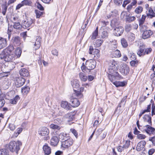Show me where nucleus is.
<instances>
[{
    "label": "nucleus",
    "instance_id": "nucleus-33",
    "mask_svg": "<svg viewBox=\"0 0 155 155\" xmlns=\"http://www.w3.org/2000/svg\"><path fill=\"white\" fill-rule=\"evenodd\" d=\"M35 14L36 18H40L44 14V12H41L37 9L35 10Z\"/></svg>",
    "mask_w": 155,
    "mask_h": 155
},
{
    "label": "nucleus",
    "instance_id": "nucleus-9",
    "mask_svg": "<svg viewBox=\"0 0 155 155\" xmlns=\"http://www.w3.org/2000/svg\"><path fill=\"white\" fill-rule=\"evenodd\" d=\"M73 140L70 138L61 141V146L64 148H67L73 144Z\"/></svg>",
    "mask_w": 155,
    "mask_h": 155
},
{
    "label": "nucleus",
    "instance_id": "nucleus-47",
    "mask_svg": "<svg viewBox=\"0 0 155 155\" xmlns=\"http://www.w3.org/2000/svg\"><path fill=\"white\" fill-rule=\"evenodd\" d=\"M18 99H19V96H16L14 99L10 100V103L12 104H15L17 103Z\"/></svg>",
    "mask_w": 155,
    "mask_h": 155
},
{
    "label": "nucleus",
    "instance_id": "nucleus-55",
    "mask_svg": "<svg viewBox=\"0 0 155 155\" xmlns=\"http://www.w3.org/2000/svg\"><path fill=\"white\" fill-rule=\"evenodd\" d=\"M23 6L24 5H30L31 3L30 1H29L28 0H24L21 2Z\"/></svg>",
    "mask_w": 155,
    "mask_h": 155
},
{
    "label": "nucleus",
    "instance_id": "nucleus-54",
    "mask_svg": "<svg viewBox=\"0 0 155 155\" xmlns=\"http://www.w3.org/2000/svg\"><path fill=\"white\" fill-rule=\"evenodd\" d=\"M101 36L103 38H106L108 36V33L107 31H104L102 32Z\"/></svg>",
    "mask_w": 155,
    "mask_h": 155
},
{
    "label": "nucleus",
    "instance_id": "nucleus-2",
    "mask_svg": "<svg viewBox=\"0 0 155 155\" xmlns=\"http://www.w3.org/2000/svg\"><path fill=\"white\" fill-rule=\"evenodd\" d=\"M21 145V142L19 140L12 141L9 143L8 148L12 152H15L17 153L20 149V146Z\"/></svg>",
    "mask_w": 155,
    "mask_h": 155
},
{
    "label": "nucleus",
    "instance_id": "nucleus-57",
    "mask_svg": "<svg viewBox=\"0 0 155 155\" xmlns=\"http://www.w3.org/2000/svg\"><path fill=\"white\" fill-rule=\"evenodd\" d=\"M5 102V101L4 99L0 98V109L4 106Z\"/></svg>",
    "mask_w": 155,
    "mask_h": 155
},
{
    "label": "nucleus",
    "instance_id": "nucleus-36",
    "mask_svg": "<svg viewBox=\"0 0 155 155\" xmlns=\"http://www.w3.org/2000/svg\"><path fill=\"white\" fill-rule=\"evenodd\" d=\"M79 77L81 80L83 81H86L87 79V77L86 74L82 73L79 74Z\"/></svg>",
    "mask_w": 155,
    "mask_h": 155
},
{
    "label": "nucleus",
    "instance_id": "nucleus-37",
    "mask_svg": "<svg viewBox=\"0 0 155 155\" xmlns=\"http://www.w3.org/2000/svg\"><path fill=\"white\" fill-rule=\"evenodd\" d=\"M6 57V55L5 53L4 54H0V63L2 64L4 63V62L6 61H5V57Z\"/></svg>",
    "mask_w": 155,
    "mask_h": 155
},
{
    "label": "nucleus",
    "instance_id": "nucleus-63",
    "mask_svg": "<svg viewBox=\"0 0 155 155\" xmlns=\"http://www.w3.org/2000/svg\"><path fill=\"white\" fill-rule=\"evenodd\" d=\"M37 8L41 11H43L44 8L43 7L40 3H37Z\"/></svg>",
    "mask_w": 155,
    "mask_h": 155
},
{
    "label": "nucleus",
    "instance_id": "nucleus-30",
    "mask_svg": "<svg viewBox=\"0 0 155 155\" xmlns=\"http://www.w3.org/2000/svg\"><path fill=\"white\" fill-rule=\"evenodd\" d=\"M103 42V40L100 39H98L94 42V45L96 48L99 47L101 45Z\"/></svg>",
    "mask_w": 155,
    "mask_h": 155
},
{
    "label": "nucleus",
    "instance_id": "nucleus-8",
    "mask_svg": "<svg viewBox=\"0 0 155 155\" xmlns=\"http://www.w3.org/2000/svg\"><path fill=\"white\" fill-rule=\"evenodd\" d=\"M25 79L21 77L17 78L15 81V84L17 87H19L22 86L25 82Z\"/></svg>",
    "mask_w": 155,
    "mask_h": 155
},
{
    "label": "nucleus",
    "instance_id": "nucleus-45",
    "mask_svg": "<svg viewBox=\"0 0 155 155\" xmlns=\"http://www.w3.org/2000/svg\"><path fill=\"white\" fill-rule=\"evenodd\" d=\"M98 28L97 27L94 31L93 33L91 36V39H95L98 35Z\"/></svg>",
    "mask_w": 155,
    "mask_h": 155
},
{
    "label": "nucleus",
    "instance_id": "nucleus-16",
    "mask_svg": "<svg viewBox=\"0 0 155 155\" xmlns=\"http://www.w3.org/2000/svg\"><path fill=\"white\" fill-rule=\"evenodd\" d=\"M61 106L62 107L66 110H71V105L67 101H62L61 102Z\"/></svg>",
    "mask_w": 155,
    "mask_h": 155
},
{
    "label": "nucleus",
    "instance_id": "nucleus-60",
    "mask_svg": "<svg viewBox=\"0 0 155 155\" xmlns=\"http://www.w3.org/2000/svg\"><path fill=\"white\" fill-rule=\"evenodd\" d=\"M81 68L83 72L85 73H86L87 72V68H86V66H85L84 65V63H83L82 64V65L81 67Z\"/></svg>",
    "mask_w": 155,
    "mask_h": 155
},
{
    "label": "nucleus",
    "instance_id": "nucleus-62",
    "mask_svg": "<svg viewBox=\"0 0 155 155\" xmlns=\"http://www.w3.org/2000/svg\"><path fill=\"white\" fill-rule=\"evenodd\" d=\"M111 13V15H112V17H114L115 16H117V10H114L113 11L111 12H110Z\"/></svg>",
    "mask_w": 155,
    "mask_h": 155
},
{
    "label": "nucleus",
    "instance_id": "nucleus-26",
    "mask_svg": "<svg viewBox=\"0 0 155 155\" xmlns=\"http://www.w3.org/2000/svg\"><path fill=\"white\" fill-rule=\"evenodd\" d=\"M14 50V47L12 45H10L4 51L5 54H8L14 53L12 51Z\"/></svg>",
    "mask_w": 155,
    "mask_h": 155
},
{
    "label": "nucleus",
    "instance_id": "nucleus-22",
    "mask_svg": "<svg viewBox=\"0 0 155 155\" xmlns=\"http://www.w3.org/2000/svg\"><path fill=\"white\" fill-rule=\"evenodd\" d=\"M59 142V139L56 136H53L51 140L50 144L52 146H55Z\"/></svg>",
    "mask_w": 155,
    "mask_h": 155
},
{
    "label": "nucleus",
    "instance_id": "nucleus-61",
    "mask_svg": "<svg viewBox=\"0 0 155 155\" xmlns=\"http://www.w3.org/2000/svg\"><path fill=\"white\" fill-rule=\"evenodd\" d=\"M125 30L127 31H129L131 29V25L130 24H127L125 26Z\"/></svg>",
    "mask_w": 155,
    "mask_h": 155
},
{
    "label": "nucleus",
    "instance_id": "nucleus-34",
    "mask_svg": "<svg viewBox=\"0 0 155 155\" xmlns=\"http://www.w3.org/2000/svg\"><path fill=\"white\" fill-rule=\"evenodd\" d=\"M144 121L147 122L149 124H151V117L148 115H145L143 117Z\"/></svg>",
    "mask_w": 155,
    "mask_h": 155
},
{
    "label": "nucleus",
    "instance_id": "nucleus-38",
    "mask_svg": "<svg viewBox=\"0 0 155 155\" xmlns=\"http://www.w3.org/2000/svg\"><path fill=\"white\" fill-rule=\"evenodd\" d=\"M128 38L130 42H132L135 38V35L133 33H130L128 35Z\"/></svg>",
    "mask_w": 155,
    "mask_h": 155
},
{
    "label": "nucleus",
    "instance_id": "nucleus-49",
    "mask_svg": "<svg viewBox=\"0 0 155 155\" xmlns=\"http://www.w3.org/2000/svg\"><path fill=\"white\" fill-rule=\"evenodd\" d=\"M143 9V8L142 7L138 6L135 9V12L137 14H139L142 12Z\"/></svg>",
    "mask_w": 155,
    "mask_h": 155
},
{
    "label": "nucleus",
    "instance_id": "nucleus-12",
    "mask_svg": "<svg viewBox=\"0 0 155 155\" xmlns=\"http://www.w3.org/2000/svg\"><path fill=\"white\" fill-rule=\"evenodd\" d=\"M153 34V31L150 30L144 31L142 35V37L143 39L150 38Z\"/></svg>",
    "mask_w": 155,
    "mask_h": 155
},
{
    "label": "nucleus",
    "instance_id": "nucleus-3",
    "mask_svg": "<svg viewBox=\"0 0 155 155\" xmlns=\"http://www.w3.org/2000/svg\"><path fill=\"white\" fill-rule=\"evenodd\" d=\"M152 51L151 48H146L144 45H140L137 52V54L139 57H143L146 54H150Z\"/></svg>",
    "mask_w": 155,
    "mask_h": 155
},
{
    "label": "nucleus",
    "instance_id": "nucleus-50",
    "mask_svg": "<svg viewBox=\"0 0 155 155\" xmlns=\"http://www.w3.org/2000/svg\"><path fill=\"white\" fill-rule=\"evenodd\" d=\"M146 137L145 135L140 134V133L137 135V138L139 140L144 139Z\"/></svg>",
    "mask_w": 155,
    "mask_h": 155
},
{
    "label": "nucleus",
    "instance_id": "nucleus-25",
    "mask_svg": "<svg viewBox=\"0 0 155 155\" xmlns=\"http://www.w3.org/2000/svg\"><path fill=\"white\" fill-rule=\"evenodd\" d=\"M71 84L74 88L77 89L80 86L79 81L77 79L71 81Z\"/></svg>",
    "mask_w": 155,
    "mask_h": 155
},
{
    "label": "nucleus",
    "instance_id": "nucleus-64",
    "mask_svg": "<svg viewBox=\"0 0 155 155\" xmlns=\"http://www.w3.org/2000/svg\"><path fill=\"white\" fill-rule=\"evenodd\" d=\"M122 1V0H114V3L116 5H119L121 4Z\"/></svg>",
    "mask_w": 155,
    "mask_h": 155
},
{
    "label": "nucleus",
    "instance_id": "nucleus-42",
    "mask_svg": "<svg viewBox=\"0 0 155 155\" xmlns=\"http://www.w3.org/2000/svg\"><path fill=\"white\" fill-rule=\"evenodd\" d=\"M121 43L122 46L124 48H126L128 46L127 42L126 40L124 38L121 39Z\"/></svg>",
    "mask_w": 155,
    "mask_h": 155
},
{
    "label": "nucleus",
    "instance_id": "nucleus-27",
    "mask_svg": "<svg viewBox=\"0 0 155 155\" xmlns=\"http://www.w3.org/2000/svg\"><path fill=\"white\" fill-rule=\"evenodd\" d=\"M112 55L114 57L117 58H119L121 56L120 51L118 50H116L112 52Z\"/></svg>",
    "mask_w": 155,
    "mask_h": 155
},
{
    "label": "nucleus",
    "instance_id": "nucleus-14",
    "mask_svg": "<svg viewBox=\"0 0 155 155\" xmlns=\"http://www.w3.org/2000/svg\"><path fill=\"white\" fill-rule=\"evenodd\" d=\"M144 130L149 135L154 134H155V129L147 125L144 127Z\"/></svg>",
    "mask_w": 155,
    "mask_h": 155
},
{
    "label": "nucleus",
    "instance_id": "nucleus-44",
    "mask_svg": "<svg viewBox=\"0 0 155 155\" xmlns=\"http://www.w3.org/2000/svg\"><path fill=\"white\" fill-rule=\"evenodd\" d=\"M149 13L147 14V16H150L151 18L155 17L154 13L152 9L151 8H149L148 10Z\"/></svg>",
    "mask_w": 155,
    "mask_h": 155
},
{
    "label": "nucleus",
    "instance_id": "nucleus-32",
    "mask_svg": "<svg viewBox=\"0 0 155 155\" xmlns=\"http://www.w3.org/2000/svg\"><path fill=\"white\" fill-rule=\"evenodd\" d=\"M30 90V88L29 87L25 86L22 88L21 91L23 94H27L28 93Z\"/></svg>",
    "mask_w": 155,
    "mask_h": 155
},
{
    "label": "nucleus",
    "instance_id": "nucleus-6",
    "mask_svg": "<svg viewBox=\"0 0 155 155\" xmlns=\"http://www.w3.org/2000/svg\"><path fill=\"white\" fill-rule=\"evenodd\" d=\"M110 74H109L108 78L110 81L113 83L117 80L119 79L120 76L118 73L116 71H110Z\"/></svg>",
    "mask_w": 155,
    "mask_h": 155
},
{
    "label": "nucleus",
    "instance_id": "nucleus-31",
    "mask_svg": "<svg viewBox=\"0 0 155 155\" xmlns=\"http://www.w3.org/2000/svg\"><path fill=\"white\" fill-rule=\"evenodd\" d=\"M13 27L14 28L17 29H20L22 27V24L21 25L19 21H14Z\"/></svg>",
    "mask_w": 155,
    "mask_h": 155
},
{
    "label": "nucleus",
    "instance_id": "nucleus-52",
    "mask_svg": "<svg viewBox=\"0 0 155 155\" xmlns=\"http://www.w3.org/2000/svg\"><path fill=\"white\" fill-rule=\"evenodd\" d=\"M0 155H8V151L5 149L0 150Z\"/></svg>",
    "mask_w": 155,
    "mask_h": 155
},
{
    "label": "nucleus",
    "instance_id": "nucleus-43",
    "mask_svg": "<svg viewBox=\"0 0 155 155\" xmlns=\"http://www.w3.org/2000/svg\"><path fill=\"white\" fill-rule=\"evenodd\" d=\"M113 84L116 87L124 86L125 85L124 83L120 81H115L113 82Z\"/></svg>",
    "mask_w": 155,
    "mask_h": 155
},
{
    "label": "nucleus",
    "instance_id": "nucleus-1",
    "mask_svg": "<svg viewBox=\"0 0 155 155\" xmlns=\"http://www.w3.org/2000/svg\"><path fill=\"white\" fill-rule=\"evenodd\" d=\"M89 61L88 60V70L94 69L96 66V61L93 60L95 57L99 58L100 56V51L96 49H94L93 47L90 46L89 49Z\"/></svg>",
    "mask_w": 155,
    "mask_h": 155
},
{
    "label": "nucleus",
    "instance_id": "nucleus-58",
    "mask_svg": "<svg viewBox=\"0 0 155 155\" xmlns=\"http://www.w3.org/2000/svg\"><path fill=\"white\" fill-rule=\"evenodd\" d=\"M130 140H126L125 143L123 145L125 149L128 148L130 145Z\"/></svg>",
    "mask_w": 155,
    "mask_h": 155
},
{
    "label": "nucleus",
    "instance_id": "nucleus-23",
    "mask_svg": "<svg viewBox=\"0 0 155 155\" xmlns=\"http://www.w3.org/2000/svg\"><path fill=\"white\" fill-rule=\"evenodd\" d=\"M59 139H61L63 141L70 138V137L68 134L63 132L59 134Z\"/></svg>",
    "mask_w": 155,
    "mask_h": 155
},
{
    "label": "nucleus",
    "instance_id": "nucleus-40",
    "mask_svg": "<svg viewBox=\"0 0 155 155\" xmlns=\"http://www.w3.org/2000/svg\"><path fill=\"white\" fill-rule=\"evenodd\" d=\"M21 53V50L19 48H17L15 51V53L16 56H17V58L20 57Z\"/></svg>",
    "mask_w": 155,
    "mask_h": 155
},
{
    "label": "nucleus",
    "instance_id": "nucleus-13",
    "mask_svg": "<svg viewBox=\"0 0 155 155\" xmlns=\"http://www.w3.org/2000/svg\"><path fill=\"white\" fill-rule=\"evenodd\" d=\"M124 31V28L121 26H119L115 28L114 30V33L116 36H120L123 33Z\"/></svg>",
    "mask_w": 155,
    "mask_h": 155
},
{
    "label": "nucleus",
    "instance_id": "nucleus-21",
    "mask_svg": "<svg viewBox=\"0 0 155 155\" xmlns=\"http://www.w3.org/2000/svg\"><path fill=\"white\" fill-rule=\"evenodd\" d=\"M19 73L21 76L24 77H27L29 75L28 70L25 68H21L19 71Z\"/></svg>",
    "mask_w": 155,
    "mask_h": 155
},
{
    "label": "nucleus",
    "instance_id": "nucleus-4",
    "mask_svg": "<svg viewBox=\"0 0 155 155\" xmlns=\"http://www.w3.org/2000/svg\"><path fill=\"white\" fill-rule=\"evenodd\" d=\"M5 61L7 62L11 61L8 63L7 67H9L10 70H12L15 68V64L14 62L12 61L17 58V56H16L15 53L5 54Z\"/></svg>",
    "mask_w": 155,
    "mask_h": 155
},
{
    "label": "nucleus",
    "instance_id": "nucleus-41",
    "mask_svg": "<svg viewBox=\"0 0 155 155\" xmlns=\"http://www.w3.org/2000/svg\"><path fill=\"white\" fill-rule=\"evenodd\" d=\"M74 93L73 94L74 95V96L75 95L78 98H81L82 97L83 95L80 91H77L74 89Z\"/></svg>",
    "mask_w": 155,
    "mask_h": 155
},
{
    "label": "nucleus",
    "instance_id": "nucleus-56",
    "mask_svg": "<svg viewBox=\"0 0 155 155\" xmlns=\"http://www.w3.org/2000/svg\"><path fill=\"white\" fill-rule=\"evenodd\" d=\"M70 130L71 132L77 138L78 137V133L77 131L75 129L73 128L71 129Z\"/></svg>",
    "mask_w": 155,
    "mask_h": 155
},
{
    "label": "nucleus",
    "instance_id": "nucleus-18",
    "mask_svg": "<svg viewBox=\"0 0 155 155\" xmlns=\"http://www.w3.org/2000/svg\"><path fill=\"white\" fill-rule=\"evenodd\" d=\"M12 42L15 46H18L20 44V39L18 36L13 37L11 40Z\"/></svg>",
    "mask_w": 155,
    "mask_h": 155
},
{
    "label": "nucleus",
    "instance_id": "nucleus-17",
    "mask_svg": "<svg viewBox=\"0 0 155 155\" xmlns=\"http://www.w3.org/2000/svg\"><path fill=\"white\" fill-rule=\"evenodd\" d=\"M65 120L67 122L71 121L74 117L73 113L71 112L68 113L65 115L64 117Z\"/></svg>",
    "mask_w": 155,
    "mask_h": 155
},
{
    "label": "nucleus",
    "instance_id": "nucleus-59",
    "mask_svg": "<svg viewBox=\"0 0 155 155\" xmlns=\"http://www.w3.org/2000/svg\"><path fill=\"white\" fill-rule=\"evenodd\" d=\"M149 140L152 142L153 145L155 146V136L150 137Z\"/></svg>",
    "mask_w": 155,
    "mask_h": 155
},
{
    "label": "nucleus",
    "instance_id": "nucleus-24",
    "mask_svg": "<svg viewBox=\"0 0 155 155\" xmlns=\"http://www.w3.org/2000/svg\"><path fill=\"white\" fill-rule=\"evenodd\" d=\"M7 42L6 39L0 37V49H1L7 46Z\"/></svg>",
    "mask_w": 155,
    "mask_h": 155
},
{
    "label": "nucleus",
    "instance_id": "nucleus-19",
    "mask_svg": "<svg viewBox=\"0 0 155 155\" xmlns=\"http://www.w3.org/2000/svg\"><path fill=\"white\" fill-rule=\"evenodd\" d=\"M43 150L45 155H49L51 153V148L46 143L43 146Z\"/></svg>",
    "mask_w": 155,
    "mask_h": 155
},
{
    "label": "nucleus",
    "instance_id": "nucleus-20",
    "mask_svg": "<svg viewBox=\"0 0 155 155\" xmlns=\"http://www.w3.org/2000/svg\"><path fill=\"white\" fill-rule=\"evenodd\" d=\"M146 144V142L145 140L140 141L137 144L136 147V150L138 151H140L144 148Z\"/></svg>",
    "mask_w": 155,
    "mask_h": 155
},
{
    "label": "nucleus",
    "instance_id": "nucleus-11",
    "mask_svg": "<svg viewBox=\"0 0 155 155\" xmlns=\"http://www.w3.org/2000/svg\"><path fill=\"white\" fill-rule=\"evenodd\" d=\"M33 23L32 19L31 18H28L26 20L23 21L22 23V27L26 28L29 27Z\"/></svg>",
    "mask_w": 155,
    "mask_h": 155
},
{
    "label": "nucleus",
    "instance_id": "nucleus-10",
    "mask_svg": "<svg viewBox=\"0 0 155 155\" xmlns=\"http://www.w3.org/2000/svg\"><path fill=\"white\" fill-rule=\"evenodd\" d=\"M120 71L123 74L127 75L129 71V68L128 65L125 64H122L120 68Z\"/></svg>",
    "mask_w": 155,
    "mask_h": 155
},
{
    "label": "nucleus",
    "instance_id": "nucleus-29",
    "mask_svg": "<svg viewBox=\"0 0 155 155\" xmlns=\"http://www.w3.org/2000/svg\"><path fill=\"white\" fill-rule=\"evenodd\" d=\"M146 18V16L143 15L142 16L140 19L139 20V27H143L144 26H143V24L144 23L145 21V19Z\"/></svg>",
    "mask_w": 155,
    "mask_h": 155
},
{
    "label": "nucleus",
    "instance_id": "nucleus-39",
    "mask_svg": "<svg viewBox=\"0 0 155 155\" xmlns=\"http://www.w3.org/2000/svg\"><path fill=\"white\" fill-rule=\"evenodd\" d=\"M116 62L114 61L112 63H110V68L109 69L110 71H113L116 69Z\"/></svg>",
    "mask_w": 155,
    "mask_h": 155
},
{
    "label": "nucleus",
    "instance_id": "nucleus-15",
    "mask_svg": "<svg viewBox=\"0 0 155 155\" xmlns=\"http://www.w3.org/2000/svg\"><path fill=\"white\" fill-rule=\"evenodd\" d=\"M70 101L71 103L72 107H77L80 105V102L77 98H74L73 96H71L70 98Z\"/></svg>",
    "mask_w": 155,
    "mask_h": 155
},
{
    "label": "nucleus",
    "instance_id": "nucleus-28",
    "mask_svg": "<svg viewBox=\"0 0 155 155\" xmlns=\"http://www.w3.org/2000/svg\"><path fill=\"white\" fill-rule=\"evenodd\" d=\"M151 104H150L148 105L147 108L146 109H145L142 111H141L139 115V118H140L141 116L146 112H149L151 110Z\"/></svg>",
    "mask_w": 155,
    "mask_h": 155
},
{
    "label": "nucleus",
    "instance_id": "nucleus-35",
    "mask_svg": "<svg viewBox=\"0 0 155 155\" xmlns=\"http://www.w3.org/2000/svg\"><path fill=\"white\" fill-rule=\"evenodd\" d=\"M136 19V18L135 16H130L129 15L126 17V21L129 22H130L132 21H134Z\"/></svg>",
    "mask_w": 155,
    "mask_h": 155
},
{
    "label": "nucleus",
    "instance_id": "nucleus-48",
    "mask_svg": "<svg viewBox=\"0 0 155 155\" xmlns=\"http://www.w3.org/2000/svg\"><path fill=\"white\" fill-rule=\"evenodd\" d=\"M139 63V61L138 60H132L130 62V64L131 66L133 67L136 66Z\"/></svg>",
    "mask_w": 155,
    "mask_h": 155
},
{
    "label": "nucleus",
    "instance_id": "nucleus-46",
    "mask_svg": "<svg viewBox=\"0 0 155 155\" xmlns=\"http://www.w3.org/2000/svg\"><path fill=\"white\" fill-rule=\"evenodd\" d=\"M7 9V6L6 4H3L2 6V13L4 15H5Z\"/></svg>",
    "mask_w": 155,
    "mask_h": 155
},
{
    "label": "nucleus",
    "instance_id": "nucleus-53",
    "mask_svg": "<svg viewBox=\"0 0 155 155\" xmlns=\"http://www.w3.org/2000/svg\"><path fill=\"white\" fill-rule=\"evenodd\" d=\"M50 127L51 128L54 129H56L59 130L61 128V127L59 126L55 125L54 124H51L50 125Z\"/></svg>",
    "mask_w": 155,
    "mask_h": 155
},
{
    "label": "nucleus",
    "instance_id": "nucleus-7",
    "mask_svg": "<svg viewBox=\"0 0 155 155\" xmlns=\"http://www.w3.org/2000/svg\"><path fill=\"white\" fill-rule=\"evenodd\" d=\"M41 42V38L40 37L37 36L36 37V39L35 41H33L31 42L32 45H33V48L35 50L38 49L40 47Z\"/></svg>",
    "mask_w": 155,
    "mask_h": 155
},
{
    "label": "nucleus",
    "instance_id": "nucleus-51",
    "mask_svg": "<svg viewBox=\"0 0 155 155\" xmlns=\"http://www.w3.org/2000/svg\"><path fill=\"white\" fill-rule=\"evenodd\" d=\"M150 78L152 81V83L155 84V71L151 74Z\"/></svg>",
    "mask_w": 155,
    "mask_h": 155
},
{
    "label": "nucleus",
    "instance_id": "nucleus-5",
    "mask_svg": "<svg viewBox=\"0 0 155 155\" xmlns=\"http://www.w3.org/2000/svg\"><path fill=\"white\" fill-rule=\"evenodd\" d=\"M38 134L42 136H45L44 140H47L50 139V137L48 135L49 130L48 129L45 127H40L38 131Z\"/></svg>",
    "mask_w": 155,
    "mask_h": 155
}]
</instances>
